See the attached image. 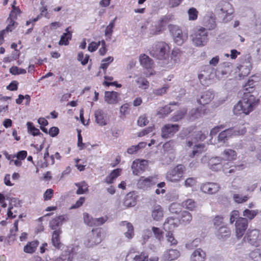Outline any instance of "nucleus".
Returning <instances> with one entry per match:
<instances>
[{"instance_id":"obj_1","label":"nucleus","mask_w":261,"mask_h":261,"mask_svg":"<svg viewBox=\"0 0 261 261\" xmlns=\"http://www.w3.org/2000/svg\"><path fill=\"white\" fill-rule=\"evenodd\" d=\"M150 55L159 60V63L167 69H171L177 63V59L169 56V47L164 42L153 44L149 51Z\"/></svg>"},{"instance_id":"obj_2","label":"nucleus","mask_w":261,"mask_h":261,"mask_svg":"<svg viewBox=\"0 0 261 261\" xmlns=\"http://www.w3.org/2000/svg\"><path fill=\"white\" fill-rule=\"evenodd\" d=\"M259 103V99L254 95L244 93L241 100H240L234 106L233 112L234 114L238 115L241 113L246 115L249 114L257 107Z\"/></svg>"},{"instance_id":"obj_3","label":"nucleus","mask_w":261,"mask_h":261,"mask_svg":"<svg viewBox=\"0 0 261 261\" xmlns=\"http://www.w3.org/2000/svg\"><path fill=\"white\" fill-rule=\"evenodd\" d=\"M216 11L224 22H227L231 19L234 12L232 5L225 1H221L218 4Z\"/></svg>"},{"instance_id":"obj_4","label":"nucleus","mask_w":261,"mask_h":261,"mask_svg":"<svg viewBox=\"0 0 261 261\" xmlns=\"http://www.w3.org/2000/svg\"><path fill=\"white\" fill-rule=\"evenodd\" d=\"M207 35L208 32L204 28H200L194 31L191 35L193 43L196 46H204L208 40Z\"/></svg>"},{"instance_id":"obj_5","label":"nucleus","mask_w":261,"mask_h":261,"mask_svg":"<svg viewBox=\"0 0 261 261\" xmlns=\"http://www.w3.org/2000/svg\"><path fill=\"white\" fill-rule=\"evenodd\" d=\"M185 170L184 165L178 164L167 172L166 178L169 181L177 182L182 179Z\"/></svg>"},{"instance_id":"obj_6","label":"nucleus","mask_w":261,"mask_h":261,"mask_svg":"<svg viewBox=\"0 0 261 261\" xmlns=\"http://www.w3.org/2000/svg\"><path fill=\"white\" fill-rule=\"evenodd\" d=\"M102 234L100 229H92L88 233L84 244L87 247L90 248L100 243L102 240Z\"/></svg>"},{"instance_id":"obj_7","label":"nucleus","mask_w":261,"mask_h":261,"mask_svg":"<svg viewBox=\"0 0 261 261\" xmlns=\"http://www.w3.org/2000/svg\"><path fill=\"white\" fill-rule=\"evenodd\" d=\"M170 31L173 36L174 42L181 45L187 40V36L184 35L181 30L177 25H170Z\"/></svg>"},{"instance_id":"obj_8","label":"nucleus","mask_w":261,"mask_h":261,"mask_svg":"<svg viewBox=\"0 0 261 261\" xmlns=\"http://www.w3.org/2000/svg\"><path fill=\"white\" fill-rule=\"evenodd\" d=\"M156 182L157 177L156 176H151L148 177L141 176L137 181V186L140 189L145 190L154 185Z\"/></svg>"},{"instance_id":"obj_9","label":"nucleus","mask_w":261,"mask_h":261,"mask_svg":"<svg viewBox=\"0 0 261 261\" xmlns=\"http://www.w3.org/2000/svg\"><path fill=\"white\" fill-rule=\"evenodd\" d=\"M258 236V229H248L244 237V239L251 245L257 247L259 245L260 242Z\"/></svg>"},{"instance_id":"obj_10","label":"nucleus","mask_w":261,"mask_h":261,"mask_svg":"<svg viewBox=\"0 0 261 261\" xmlns=\"http://www.w3.org/2000/svg\"><path fill=\"white\" fill-rule=\"evenodd\" d=\"M215 76V69L209 65H205L203 67V70L198 74V79L202 84H205L202 81H206L213 79Z\"/></svg>"},{"instance_id":"obj_11","label":"nucleus","mask_w":261,"mask_h":261,"mask_svg":"<svg viewBox=\"0 0 261 261\" xmlns=\"http://www.w3.org/2000/svg\"><path fill=\"white\" fill-rule=\"evenodd\" d=\"M179 128L178 124H167L162 128V136L164 138H170L177 132Z\"/></svg>"},{"instance_id":"obj_12","label":"nucleus","mask_w":261,"mask_h":261,"mask_svg":"<svg viewBox=\"0 0 261 261\" xmlns=\"http://www.w3.org/2000/svg\"><path fill=\"white\" fill-rule=\"evenodd\" d=\"M148 166V161L145 160L134 161L132 165L133 173L138 175L141 172L145 171Z\"/></svg>"},{"instance_id":"obj_13","label":"nucleus","mask_w":261,"mask_h":261,"mask_svg":"<svg viewBox=\"0 0 261 261\" xmlns=\"http://www.w3.org/2000/svg\"><path fill=\"white\" fill-rule=\"evenodd\" d=\"M220 187L218 184L215 182H206L203 184L200 187L201 190L209 194H213L219 190Z\"/></svg>"},{"instance_id":"obj_14","label":"nucleus","mask_w":261,"mask_h":261,"mask_svg":"<svg viewBox=\"0 0 261 261\" xmlns=\"http://www.w3.org/2000/svg\"><path fill=\"white\" fill-rule=\"evenodd\" d=\"M20 11L18 8L15 7H13V10L10 14V17L8 19V21H9V23L6 28V30L7 31L11 32L13 29H14L16 23L14 19L16 18L17 15L18 14H20Z\"/></svg>"},{"instance_id":"obj_15","label":"nucleus","mask_w":261,"mask_h":261,"mask_svg":"<svg viewBox=\"0 0 261 261\" xmlns=\"http://www.w3.org/2000/svg\"><path fill=\"white\" fill-rule=\"evenodd\" d=\"M148 254L144 252L140 253H135L129 252L126 257V261H146L147 259Z\"/></svg>"},{"instance_id":"obj_16","label":"nucleus","mask_w":261,"mask_h":261,"mask_svg":"<svg viewBox=\"0 0 261 261\" xmlns=\"http://www.w3.org/2000/svg\"><path fill=\"white\" fill-rule=\"evenodd\" d=\"M94 116L96 122L100 126L107 124V114L102 110L98 109L95 111Z\"/></svg>"},{"instance_id":"obj_17","label":"nucleus","mask_w":261,"mask_h":261,"mask_svg":"<svg viewBox=\"0 0 261 261\" xmlns=\"http://www.w3.org/2000/svg\"><path fill=\"white\" fill-rule=\"evenodd\" d=\"M214 97V94L212 91L208 90L202 93L200 98L197 100L198 102L201 105H205L210 103Z\"/></svg>"},{"instance_id":"obj_18","label":"nucleus","mask_w":261,"mask_h":261,"mask_svg":"<svg viewBox=\"0 0 261 261\" xmlns=\"http://www.w3.org/2000/svg\"><path fill=\"white\" fill-rule=\"evenodd\" d=\"M136 195L135 192L128 193L124 197L123 205L126 207H133L136 204Z\"/></svg>"},{"instance_id":"obj_19","label":"nucleus","mask_w":261,"mask_h":261,"mask_svg":"<svg viewBox=\"0 0 261 261\" xmlns=\"http://www.w3.org/2000/svg\"><path fill=\"white\" fill-rule=\"evenodd\" d=\"M163 210L160 205H155L152 207L151 217L153 220L159 221L163 217Z\"/></svg>"},{"instance_id":"obj_20","label":"nucleus","mask_w":261,"mask_h":261,"mask_svg":"<svg viewBox=\"0 0 261 261\" xmlns=\"http://www.w3.org/2000/svg\"><path fill=\"white\" fill-rule=\"evenodd\" d=\"M223 159L221 157L212 158L208 161V166L210 168L214 171L219 170L221 168V162Z\"/></svg>"},{"instance_id":"obj_21","label":"nucleus","mask_w":261,"mask_h":261,"mask_svg":"<svg viewBox=\"0 0 261 261\" xmlns=\"http://www.w3.org/2000/svg\"><path fill=\"white\" fill-rule=\"evenodd\" d=\"M118 93L114 91H106L105 100L109 104H114L118 102Z\"/></svg>"},{"instance_id":"obj_22","label":"nucleus","mask_w":261,"mask_h":261,"mask_svg":"<svg viewBox=\"0 0 261 261\" xmlns=\"http://www.w3.org/2000/svg\"><path fill=\"white\" fill-rule=\"evenodd\" d=\"M180 256V252L176 249H169L165 251L163 257L165 260H173L177 259Z\"/></svg>"},{"instance_id":"obj_23","label":"nucleus","mask_w":261,"mask_h":261,"mask_svg":"<svg viewBox=\"0 0 261 261\" xmlns=\"http://www.w3.org/2000/svg\"><path fill=\"white\" fill-rule=\"evenodd\" d=\"M140 64L146 69L151 68L153 66V62L151 59L145 54L141 55L139 58Z\"/></svg>"},{"instance_id":"obj_24","label":"nucleus","mask_w":261,"mask_h":261,"mask_svg":"<svg viewBox=\"0 0 261 261\" xmlns=\"http://www.w3.org/2000/svg\"><path fill=\"white\" fill-rule=\"evenodd\" d=\"M205 253L201 249L195 250L191 254V261H204Z\"/></svg>"},{"instance_id":"obj_25","label":"nucleus","mask_w":261,"mask_h":261,"mask_svg":"<svg viewBox=\"0 0 261 261\" xmlns=\"http://www.w3.org/2000/svg\"><path fill=\"white\" fill-rule=\"evenodd\" d=\"M62 231L61 229H56L52 234V244L56 248L60 249L62 244L60 242V235Z\"/></svg>"},{"instance_id":"obj_26","label":"nucleus","mask_w":261,"mask_h":261,"mask_svg":"<svg viewBox=\"0 0 261 261\" xmlns=\"http://www.w3.org/2000/svg\"><path fill=\"white\" fill-rule=\"evenodd\" d=\"M228 138L234 136L242 135L245 134L246 132L245 128L242 129H237L235 127H230L228 129L224 130Z\"/></svg>"},{"instance_id":"obj_27","label":"nucleus","mask_w":261,"mask_h":261,"mask_svg":"<svg viewBox=\"0 0 261 261\" xmlns=\"http://www.w3.org/2000/svg\"><path fill=\"white\" fill-rule=\"evenodd\" d=\"M222 159L224 161H232L236 159L237 152L231 149H226L222 153Z\"/></svg>"},{"instance_id":"obj_28","label":"nucleus","mask_w":261,"mask_h":261,"mask_svg":"<svg viewBox=\"0 0 261 261\" xmlns=\"http://www.w3.org/2000/svg\"><path fill=\"white\" fill-rule=\"evenodd\" d=\"M179 222V219L177 218L169 217L166 219L164 223V228H174L178 227Z\"/></svg>"},{"instance_id":"obj_29","label":"nucleus","mask_w":261,"mask_h":261,"mask_svg":"<svg viewBox=\"0 0 261 261\" xmlns=\"http://www.w3.org/2000/svg\"><path fill=\"white\" fill-rule=\"evenodd\" d=\"M39 242L37 241H33L28 242L23 247V251L27 253H33L36 250Z\"/></svg>"},{"instance_id":"obj_30","label":"nucleus","mask_w":261,"mask_h":261,"mask_svg":"<svg viewBox=\"0 0 261 261\" xmlns=\"http://www.w3.org/2000/svg\"><path fill=\"white\" fill-rule=\"evenodd\" d=\"M121 171V170L119 168L113 170L111 173L106 177L105 182L109 184L113 183L114 180L119 176Z\"/></svg>"},{"instance_id":"obj_31","label":"nucleus","mask_w":261,"mask_h":261,"mask_svg":"<svg viewBox=\"0 0 261 261\" xmlns=\"http://www.w3.org/2000/svg\"><path fill=\"white\" fill-rule=\"evenodd\" d=\"M75 185L78 188L76 192V194H83L88 191V186L85 181L75 183Z\"/></svg>"},{"instance_id":"obj_32","label":"nucleus","mask_w":261,"mask_h":261,"mask_svg":"<svg viewBox=\"0 0 261 261\" xmlns=\"http://www.w3.org/2000/svg\"><path fill=\"white\" fill-rule=\"evenodd\" d=\"M203 114L201 109H192L189 113V119L191 121H194L196 119L201 117Z\"/></svg>"},{"instance_id":"obj_33","label":"nucleus","mask_w":261,"mask_h":261,"mask_svg":"<svg viewBox=\"0 0 261 261\" xmlns=\"http://www.w3.org/2000/svg\"><path fill=\"white\" fill-rule=\"evenodd\" d=\"M65 216H60L58 217L55 218V219H53L50 222V226L53 228V227H59L61 226L62 224L64 221H65Z\"/></svg>"},{"instance_id":"obj_34","label":"nucleus","mask_w":261,"mask_h":261,"mask_svg":"<svg viewBox=\"0 0 261 261\" xmlns=\"http://www.w3.org/2000/svg\"><path fill=\"white\" fill-rule=\"evenodd\" d=\"M213 224L215 227H219V228L225 227L223 217L221 216H216L213 220Z\"/></svg>"},{"instance_id":"obj_35","label":"nucleus","mask_w":261,"mask_h":261,"mask_svg":"<svg viewBox=\"0 0 261 261\" xmlns=\"http://www.w3.org/2000/svg\"><path fill=\"white\" fill-rule=\"evenodd\" d=\"M236 228H247L248 220L245 218H239L235 223Z\"/></svg>"},{"instance_id":"obj_36","label":"nucleus","mask_w":261,"mask_h":261,"mask_svg":"<svg viewBox=\"0 0 261 261\" xmlns=\"http://www.w3.org/2000/svg\"><path fill=\"white\" fill-rule=\"evenodd\" d=\"M222 229H218L216 232L217 237L218 239L224 241L230 237V232L229 230L224 229L223 231Z\"/></svg>"},{"instance_id":"obj_37","label":"nucleus","mask_w":261,"mask_h":261,"mask_svg":"<svg viewBox=\"0 0 261 261\" xmlns=\"http://www.w3.org/2000/svg\"><path fill=\"white\" fill-rule=\"evenodd\" d=\"M72 33H64L61 36L60 40L59 42V45H67L68 44V41L71 39Z\"/></svg>"},{"instance_id":"obj_38","label":"nucleus","mask_w":261,"mask_h":261,"mask_svg":"<svg viewBox=\"0 0 261 261\" xmlns=\"http://www.w3.org/2000/svg\"><path fill=\"white\" fill-rule=\"evenodd\" d=\"M182 206L185 208L192 211L196 206L195 202L193 200L188 199L182 202Z\"/></svg>"},{"instance_id":"obj_39","label":"nucleus","mask_w":261,"mask_h":261,"mask_svg":"<svg viewBox=\"0 0 261 261\" xmlns=\"http://www.w3.org/2000/svg\"><path fill=\"white\" fill-rule=\"evenodd\" d=\"M27 125L28 126V131L30 132V133H31L32 135L34 136L37 135H43L40 132V130L33 125L32 122H28Z\"/></svg>"},{"instance_id":"obj_40","label":"nucleus","mask_w":261,"mask_h":261,"mask_svg":"<svg viewBox=\"0 0 261 261\" xmlns=\"http://www.w3.org/2000/svg\"><path fill=\"white\" fill-rule=\"evenodd\" d=\"M182 205L178 203H172L169 207V211L172 214H178L181 212Z\"/></svg>"},{"instance_id":"obj_41","label":"nucleus","mask_w":261,"mask_h":261,"mask_svg":"<svg viewBox=\"0 0 261 261\" xmlns=\"http://www.w3.org/2000/svg\"><path fill=\"white\" fill-rule=\"evenodd\" d=\"M187 113V110L182 109L177 112V113L172 117L171 120L174 122L178 121L182 119Z\"/></svg>"},{"instance_id":"obj_42","label":"nucleus","mask_w":261,"mask_h":261,"mask_svg":"<svg viewBox=\"0 0 261 261\" xmlns=\"http://www.w3.org/2000/svg\"><path fill=\"white\" fill-rule=\"evenodd\" d=\"M257 210H249L246 209L243 212V216L247 217L250 220L253 219L258 214Z\"/></svg>"},{"instance_id":"obj_43","label":"nucleus","mask_w":261,"mask_h":261,"mask_svg":"<svg viewBox=\"0 0 261 261\" xmlns=\"http://www.w3.org/2000/svg\"><path fill=\"white\" fill-rule=\"evenodd\" d=\"M204 146L202 144H198L195 146L192 153L189 155L190 157L194 158L195 156L201 153L203 150Z\"/></svg>"},{"instance_id":"obj_44","label":"nucleus","mask_w":261,"mask_h":261,"mask_svg":"<svg viewBox=\"0 0 261 261\" xmlns=\"http://www.w3.org/2000/svg\"><path fill=\"white\" fill-rule=\"evenodd\" d=\"M84 222L89 227H93V223H94L93 218L89 214L85 213L83 215Z\"/></svg>"},{"instance_id":"obj_45","label":"nucleus","mask_w":261,"mask_h":261,"mask_svg":"<svg viewBox=\"0 0 261 261\" xmlns=\"http://www.w3.org/2000/svg\"><path fill=\"white\" fill-rule=\"evenodd\" d=\"M108 217L107 216L97 218H94L93 227L100 226L105 223L108 221Z\"/></svg>"},{"instance_id":"obj_46","label":"nucleus","mask_w":261,"mask_h":261,"mask_svg":"<svg viewBox=\"0 0 261 261\" xmlns=\"http://www.w3.org/2000/svg\"><path fill=\"white\" fill-rule=\"evenodd\" d=\"M198 12L195 8H191L188 11L189 19L195 20L197 18Z\"/></svg>"},{"instance_id":"obj_47","label":"nucleus","mask_w":261,"mask_h":261,"mask_svg":"<svg viewBox=\"0 0 261 261\" xmlns=\"http://www.w3.org/2000/svg\"><path fill=\"white\" fill-rule=\"evenodd\" d=\"M10 72L13 75L24 74L26 70L22 68H18L17 66H13L10 69Z\"/></svg>"},{"instance_id":"obj_48","label":"nucleus","mask_w":261,"mask_h":261,"mask_svg":"<svg viewBox=\"0 0 261 261\" xmlns=\"http://www.w3.org/2000/svg\"><path fill=\"white\" fill-rule=\"evenodd\" d=\"M167 241L170 243L171 245H175L177 243V240L174 238L172 232L170 231H167L166 234Z\"/></svg>"},{"instance_id":"obj_49","label":"nucleus","mask_w":261,"mask_h":261,"mask_svg":"<svg viewBox=\"0 0 261 261\" xmlns=\"http://www.w3.org/2000/svg\"><path fill=\"white\" fill-rule=\"evenodd\" d=\"M254 82L253 80H248L247 83L244 86V93H249L252 91L254 87Z\"/></svg>"},{"instance_id":"obj_50","label":"nucleus","mask_w":261,"mask_h":261,"mask_svg":"<svg viewBox=\"0 0 261 261\" xmlns=\"http://www.w3.org/2000/svg\"><path fill=\"white\" fill-rule=\"evenodd\" d=\"M89 56L87 55L84 57V54L82 52H80L77 55V60L80 61L83 65H85L87 64L89 60Z\"/></svg>"},{"instance_id":"obj_51","label":"nucleus","mask_w":261,"mask_h":261,"mask_svg":"<svg viewBox=\"0 0 261 261\" xmlns=\"http://www.w3.org/2000/svg\"><path fill=\"white\" fill-rule=\"evenodd\" d=\"M250 256L254 261H261V253L258 249L251 252Z\"/></svg>"},{"instance_id":"obj_52","label":"nucleus","mask_w":261,"mask_h":261,"mask_svg":"<svg viewBox=\"0 0 261 261\" xmlns=\"http://www.w3.org/2000/svg\"><path fill=\"white\" fill-rule=\"evenodd\" d=\"M249 197L247 196H242V195L239 194H234L233 195V199L235 202L241 203L244 202L246 201L248 199Z\"/></svg>"},{"instance_id":"obj_53","label":"nucleus","mask_w":261,"mask_h":261,"mask_svg":"<svg viewBox=\"0 0 261 261\" xmlns=\"http://www.w3.org/2000/svg\"><path fill=\"white\" fill-rule=\"evenodd\" d=\"M137 122L138 125L141 127H143L147 125V124L148 123V120L146 116L145 115H143L139 117Z\"/></svg>"},{"instance_id":"obj_54","label":"nucleus","mask_w":261,"mask_h":261,"mask_svg":"<svg viewBox=\"0 0 261 261\" xmlns=\"http://www.w3.org/2000/svg\"><path fill=\"white\" fill-rule=\"evenodd\" d=\"M168 88V87L167 86H164L161 88L153 90V93L156 95L161 96L167 92Z\"/></svg>"},{"instance_id":"obj_55","label":"nucleus","mask_w":261,"mask_h":261,"mask_svg":"<svg viewBox=\"0 0 261 261\" xmlns=\"http://www.w3.org/2000/svg\"><path fill=\"white\" fill-rule=\"evenodd\" d=\"M196 184V179L194 177H189L185 181V186L186 187H191L195 185Z\"/></svg>"},{"instance_id":"obj_56","label":"nucleus","mask_w":261,"mask_h":261,"mask_svg":"<svg viewBox=\"0 0 261 261\" xmlns=\"http://www.w3.org/2000/svg\"><path fill=\"white\" fill-rule=\"evenodd\" d=\"M192 219V216L191 214L187 211H184L182 213L181 220L183 222H189Z\"/></svg>"},{"instance_id":"obj_57","label":"nucleus","mask_w":261,"mask_h":261,"mask_svg":"<svg viewBox=\"0 0 261 261\" xmlns=\"http://www.w3.org/2000/svg\"><path fill=\"white\" fill-rule=\"evenodd\" d=\"M100 44V41L98 42H92L90 43L88 47V49L90 52H93L95 51Z\"/></svg>"},{"instance_id":"obj_58","label":"nucleus","mask_w":261,"mask_h":261,"mask_svg":"<svg viewBox=\"0 0 261 261\" xmlns=\"http://www.w3.org/2000/svg\"><path fill=\"white\" fill-rule=\"evenodd\" d=\"M228 137L224 130L222 131L218 136V141L219 142L225 143Z\"/></svg>"},{"instance_id":"obj_59","label":"nucleus","mask_w":261,"mask_h":261,"mask_svg":"<svg viewBox=\"0 0 261 261\" xmlns=\"http://www.w3.org/2000/svg\"><path fill=\"white\" fill-rule=\"evenodd\" d=\"M239 212L238 211H233L231 212L230 217V223H232L234 221L239 218Z\"/></svg>"},{"instance_id":"obj_60","label":"nucleus","mask_w":261,"mask_h":261,"mask_svg":"<svg viewBox=\"0 0 261 261\" xmlns=\"http://www.w3.org/2000/svg\"><path fill=\"white\" fill-rule=\"evenodd\" d=\"M138 83L140 84L139 87L142 89H146L149 87V82L145 79H141V81H138Z\"/></svg>"},{"instance_id":"obj_61","label":"nucleus","mask_w":261,"mask_h":261,"mask_svg":"<svg viewBox=\"0 0 261 261\" xmlns=\"http://www.w3.org/2000/svg\"><path fill=\"white\" fill-rule=\"evenodd\" d=\"M53 193H54L53 190H52L51 189H47L45 192V193H44V195H43V197H44V200H48L50 199L53 195Z\"/></svg>"},{"instance_id":"obj_62","label":"nucleus","mask_w":261,"mask_h":261,"mask_svg":"<svg viewBox=\"0 0 261 261\" xmlns=\"http://www.w3.org/2000/svg\"><path fill=\"white\" fill-rule=\"evenodd\" d=\"M182 0H169L168 5L170 8H174L179 6Z\"/></svg>"},{"instance_id":"obj_63","label":"nucleus","mask_w":261,"mask_h":261,"mask_svg":"<svg viewBox=\"0 0 261 261\" xmlns=\"http://www.w3.org/2000/svg\"><path fill=\"white\" fill-rule=\"evenodd\" d=\"M18 82L16 81H12L8 86H7V89L11 91H15L17 89Z\"/></svg>"},{"instance_id":"obj_64","label":"nucleus","mask_w":261,"mask_h":261,"mask_svg":"<svg viewBox=\"0 0 261 261\" xmlns=\"http://www.w3.org/2000/svg\"><path fill=\"white\" fill-rule=\"evenodd\" d=\"M59 133V129L55 126L51 127L48 131V134L52 137H56Z\"/></svg>"}]
</instances>
